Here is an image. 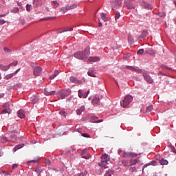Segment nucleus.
<instances>
[{"label": "nucleus", "instance_id": "48", "mask_svg": "<svg viewBox=\"0 0 176 176\" xmlns=\"http://www.w3.org/2000/svg\"><path fill=\"white\" fill-rule=\"evenodd\" d=\"M137 156H138V155L135 154V153H129V157H135Z\"/></svg>", "mask_w": 176, "mask_h": 176}, {"label": "nucleus", "instance_id": "9", "mask_svg": "<svg viewBox=\"0 0 176 176\" xmlns=\"http://www.w3.org/2000/svg\"><path fill=\"white\" fill-rule=\"evenodd\" d=\"M78 8V5L76 3H74L72 6L67 5L65 7L66 11L68 12L69 10H74V9H76Z\"/></svg>", "mask_w": 176, "mask_h": 176}, {"label": "nucleus", "instance_id": "19", "mask_svg": "<svg viewBox=\"0 0 176 176\" xmlns=\"http://www.w3.org/2000/svg\"><path fill=\"white\" fill-rule=\"evenodd\" d=\"M128 69H131V71H135V72H138V74H141L142 70L138 68H134L133 67H129Z\"/></svg>", "mask_w": 176, "mask_h": 176}, {"label": "nucleus", "instance_id": "40", "mask_svg": "<svg viewBox=\"0 0 176 176\" xmlns=\"http://www.w3.org/2000/svg\"><path fill=\"white\" fill-rule=\"evenodd\" d=\"M101 159H102V160H107V159H108V155L107 154H103L101 156Z\"/></svg>", "mask_w": 176, "mask_h": 176}, {"label": "nucleus", "instance_id": "55", "mask_svg": "<svg viewBox=\"0 0 176 176\" xmlns=\"http://www.w3.org/2000/svg\"><path fill=\"white\" fill-rule=\"evenodd\" d=\"M20 69H16V70L13 73L14 75H16L19 72H20Z\"/></svg>", "mask_w": 176, "mask_h": 176}, {"label": "nucleus", "instance_id": "11", "mask_svg": "<svg viewBox=\"0 0 176 176\" xmlns=\"http://www.w3.org/2000/svg\"><path fill=\"white\" fill-rule=\"evenodd\" d=\"M88 60L89 63H98L100 61V58L97 56H91Z\"/></svg>", "mask_w": 176, "mask_h": 176}, {"label": "nucleus", "instance_id": "7", "mask_svg": "<svg viewBox=\"0 0 176 176\" xmlns=\"http://www.w3.org/2000/svg\"><path fill=\"white\" fill-rule=\"evenodd\" d=\"M45 96H54L56 94V91H52L50 89H46L44 90Z\"/></svg>", "mask_w": 176, "mask_h": 176}, {"label": "nucleus", "instance_id": "58", "mask_svg": "<svg viewBox=\"0 0 176 176\" xmlns=\"http://www.w3.org/2000/svg\"><path fill=\"white\" fill-rule=\"evenodd\" d=\"M20 23L21 24V25H25V21L21 20V22H20Z\"/></svg>", "mask_w": 176, "mask_h": 176}, {"label": "nucleus", "instance_id": "41", "mask_svg": "<svg viewBox=\"0 0 176 176\" xmlns=\"http://www.w3.org/2000/svg\"><path fill=\"white\" fill-rule=\"evenodd\" d=\"M133 41H134V38L131 36H128V41L129 43H133Z\"/></svg>", "mask_w": 176, "mask_h": 176}, {"label": "nucleus", "instance_id": "45", "mask_svg": "<svg viewBox=\"0 0 176 176\" xmlns=\"http://www.w3.org/2000/svg\"><path fill=\"white\" fill-rule=\"evenodd\" d=\"M26 10H27V12H30L31 11V5L30 4H27Z\"/></svg>", "mask_w": 176, "mask_h": 176}, {"label": "nucleus", "instance_id": "53", "mask_svg": "<svg viewBox=\"0 0 176 176\" xmlns=\"http://www.w3.org/2000/svg\"><path fill=\"white\" fill-rule=\"evenodd\" d=\"M3 24H5V20L0 19V25H2Z\"/></svg>", "mask_w": 176, "mask_h": 176}, {"label": "nucleus", "instance_id": "15", "mask_svg": "<svg viewBox=\"0 0 176 176\" xmlns=\"http://www.w3.org/2000/svg\"><path fill=\"white\" fill-rule=\"evenodd\" d=\"M51 5L54 9H57L60 6V3L57 1H52Z\"/></svg>", "mask_w": 176, "mask_h": 176}, {"label": "nucleus", "instance_id": "39", "mask_svg": "<svg viewBox=\"0 0 176 176\" xmlns=\"http://www.w3.org/2000/svg\"><path fill=\"white\" fill-rule=\"evenodd\" d=\"M4 52H6V53H12V50L10 49H9V47H5L3 48Z\"/></svg>", "mask_w": 176, "mask_h": 176}, {"label": "nucleus", "instance_id": "62", "mask_svg": "<svg viewBox=\"0 0 176 176\" xmlns=\"http://www.w3.org/2000/svg\"><path fill=\"white\" fill-rule=\"evenodd\" d=\"M92 119H93L94 120H97V119H98V117H97V116H92Z\"/></svg>", "mask_w": 176, "mask_h": 176}, {"label": "nucleus", "instance_id": "52", "mask_svg": "<svg viewBox=\"0 0 176 176\" xmlns=\"http://www.w3.org/2000/svg\"><path fill=\"white\" fill-rule=\"evenodd\" d=\"M135 170H137V168H135V167L130 168V171H131V173H134L135 171Z\"/></svg>", "mask_w": 176, "mask_h": 176}, {"label": "nucleus", "instance_id": "38", "mask_svg": "<svg viewBox=\"0 0 176 176\" xmlns=\"http://www.w3.org/2000/svg\"><path fill=\"white\" fill-rule=\"evenodd\" d=\"M115 15H116L115 16V19H116V21H117L120 18V13L116 12Z\"/></svg>", "mask_w": 176, "mask_h": 176}, {"label": "nucleus", "instance_id": "4", "mask_svg": "<svg viewBox=\"0 0 176 176\" xmlns=\"http://www.w3.org/2000/svg\"><path fill=\"white\" fill-rule=\"evenodd\" d=\"M71 94V90H63L60 92V94L58 96L59 100H64L65 97H67V96H69Z\"/></svg>", "mask_w": 176, "mask_h": 176}, {"label": "nucleus", "instance_id": "46", "mask_svg": "<svg viewBox=\"0 0 176 176\" xmlns=\"http://www.w3.org/2000/svg\"><path fill=\"white\" fill-rule=\"evenodd\" d=\"M65 111H60V112H59V115H61V116H64L65 118L67 116L66 115H65Z\"/></svg>", "mask_w": 176, "mask_h": 176}, {"label": "nucleus", "instance_id": "54", "mask_svg": "<svg viewBox=\"0 0 176 176\" xmlns=\"http://www.w3.org/2000/svg\"><path fill=\"white\" fill-rule=\"evenodd\" d=\"M101 122H104V120H99L98 121H94L93 123H101Z\"/></svg>", "mask_w": 176, "mask_h": 176}, {"label": "nucleus", "instance_id": "6", "mask_svg": "<svg viewBox=\"0 0 176 176\" xmlns=\"http://www.w3.org/2000/svg\"><path fill=\"white\" fill-rule=\"evenodd\" d=\"M108 161L107 160H102L100 162L98 163L99 167L102 168H108Z\"/></svg>", "mask_w": 176, "mask_h": 176}, {"label": "nucleus", "instance_id": "31", "mask_svg": "<svg viewBox=\"0 0 176 176\" xmlns=\"http://www.w3.org/2000/svg\"><path fill=\"white\" fill-rule=\"evenodd\" d=\"M112 174H113V170H109L106 172L104 176H112Z\"/></svg>", "mask_w": 176, "mask_h": 176}, {"label": "nucleus", "instance_id": "20", "mask_svg": "<svg viewBox=\"0 0 176 176\" xmlns=\"http://www.w3.org/2000/svg\"><path fill=\"white\" fill-rule=\"evenodd\" d=\"M146 53H147V54H150V56H155V54H156V52H155V50H153V49L151 50H146Z\"/></svg>", "mask_w": 176, "mask_h": 176}, {"label": "nucleus", "instance_id": "13", "mask_svg": "<svg viewBox=\"0 0 176 176\" xmlns=\"http://www.w3.org/2000/svg\"><path fill=\"white\" fill-rule=\"evenodd\" d=\"M18 117L20 118L21 119H24L25 117V113H24L23 110H19L17 112Z\"/></svg>", "mask_w": 176, "mask_h": 176}, {"label": "nucleus", "instance_id": "50", "mask_svg": "<svg viewBox=\"0 0 176 176\" xmlns=\"http://www.w3.org/2000/svg\"><path fill=\"white\" fill-rule=\"evenodd\" d=\"M87 175V171H85L84 173H81L79 174V176H86Z\"/></svg>", "mask_w": 176, "mask_h": 176}, {"label": "nucleus", "instance_id": "21", "mask_svg": "<svg viewBox=\"0 0 176 176\" xmlns=\"http://www.w3.org/2000/svg\"><path fill=\"white\" fill-rule=\"evenodd\" d=\"M10 107H12V104H10V102H9L5 103L3 105V108H4V109H8L10 111Z\"/></svg>", "mask_w": 176, "mask_h": 176}, {"label": "nucleus", "instance_id": "17", "mask_svg": "<svg viewBox=\"0 0 176 176\" xmlns=\"http://www.w3.org/2000/svg\"><path fill=\"white\" fill-rule=\"evenodd\" d=\"M85 108V106H81L80 109H78L76 112L77 115L80 116V115H82V112H84Z\"/></svg>", "mask_w": 176, "mask_h": 176}, {"label": "nucleus", "instance_id": "60", "mask_svg": "<svg viewBox=\"0 0 176 176\" xmlns=\"http://www.w3.org/2000/svg\"><path fill=\"white\" fill-rule=\"evenodd\" d=\"M46 164L50 165V160H45Z\"/></svg>", "mask_w": 176, "mask_h": 176}, {"label": "nucleus", "instance_id": "5", "mask_svg": "<svg viewBox=\"0 0 176 176\" xmlns=\"http://www.w3.org/2000/svg\"><path fill=\"white\" fill-rule=\"evenodd\" d=\"M143 76H144L146 82H147L148 83H150L151 85H152V83H153V79H152V78L151 77V76H149V74H148L146 73H144Z\"/></svg>", "mask_w": 176, "mask_h": 176}, {"label": "nucleus", "instance_id": "49", "mask_svg": "<svg viewBox=\"0 0 176 176\" xmlns=\"http://www.w3.org/2000/svg\"><path fill=\"white\" fill-rule=\"evenodd\" d=\"M82 136L85 137V138H90V135L87 133H82Z\"/></svg>", "mask_w": 176, "mask_h": 176}, {"label": "nucleus", "instance_id": "34", "mask_svg": "<svg viewBox=\"0 0 176 176\" xmlns=\"http://www.w3.org/2000/svg\"><path fill=\"white\" fill-rule=\"evenodd\" d=\"M11 110H9L8 109H4L2 111H1V114H5V113H10Z\"/></svg>", "mask_w": 176, "mask_h": 176}, {"label": "nucleus", "instance_id": "36", "mask_svg": "<svg viewBox=\"0 0 176 176\" xmlns=\"http://www.w3.org/2000/svg\"><path fill=\"white\" fill-rule=\"evenodd\" d=\"M153 110V106L152 105H150L146 108V112H152Z\"/></svg>", "mask_w": 176, "mask_h": 176}, {"label": "nucleus", "instance_id": "27", "mask_svg": "<svg viewBox=\"0 0 176 176\" xmlns=\"http://www.w3.org/2000/svg\"><path fill=\"white\" fill-rule=\"evenodd\" d=\"M126 8L127 9H135V6H134L131 3H126Z\"/></svg>", "mask_w": 176, "mask_h": 176}, {"label": "nucleus", "instance_id": "14", "mask_svg": "<svg viewBox=\"0 0 176 176\" xmlns=\"http://www.w3.org/2000/svg\"><path fill=\"white\" fill-rule=\"evenodd\" d=\"M92 105H100V98H94L91 101Z\"/></svg>", "mask_w": 176, "mask_h": 176}, {"label": "nucleus", "instance_id": "42", "mask_svg": "<svg viewBox=\"0 0 176 176\" xmlns=\"http://www.w3.org/2000/svg\"><path fill=\"white\" fill-rule=\"evenodd\" d=\"M12 13H19V8L16 7L12 10Z\"/></svg>", "mask_w": 176, "mask_h": 176}, {"label": "nucleus", "instance_id": "63", "mask_svg": "<svg viewBox=\"0 0 176 176\" xmlns=\"http://www.w3.org/2000/svg\"><path fill=\"white\" fill-rule=\"evenodd\" d=\"M54 78H56V76H54V74L50 76V79H54Z\"/></svg>", "mask_w": 176, "mask_h": 176}, {"label": "nucleus", "instance_id": "3", "mask_svg": "<svg viewBox=\"0 0 176 176\" xmlns=\"http://www.w3.org/2000/svg\"><path fill=\"white\" fill-rule=\"evenodd\" d=\"M31 67L33 68V75L34 76H41V74H42V67L38 66L36 63H31Z\"/></svg>", "mask_w": 176, "mask_h": 176}, {"label": "nucleus", "instance_id": "61", "mask_svg": "<svg viewBox=\"0 0 176 176\" xmlns=\"http://www.w3.org/2000/svg\"><path fill=\"white\" fill-rule=\"evenodd\" d=\"M38 160H32L30 161V163H38Z\"/></svg>", "mask_w": 176, "mask_h": 176}, {"label": "nucleus", "instance_id": "32", "mask_svg": "<svg viewBox=\"0 0 176 176\" xmlns=\"http://www.w3.org/2000/svg\"><path fill=\"white\" fill-rule=\"evenodd\" d=\"M148 31L144 30L142 33V38H146V36H148Z\"/></svg>", "mask_w": 176, "mask_h": 176}, {"label": "nucleus", "instance_id": "64", "mask_svg": "<svg viewBox=\"0 0 176 176\" xmlns=\"http://www.w3.org/2000/svg\"><path fill=\"white\" fill-rule=\"evenodd\" d=\"M17 164H14L12 165V168H17Z\"/></svg>", "mask_w": 176, "mask_h": 176}, {"label": "nucleus", "instance_id": "47", "mask_svg": "<svg viewBox=\"0 0 176 176\" xmlns=\"http://www.w3.org/2000/svg\"><path fill=\"white\" fill-rule=\"evenodd\" d=\"M89 93H90V91H87L85 94H83L82 98H87V96H89Z\"/></svg>", "mask_w": 176, "mask_h": 176}, {"label": "nucleus", "instance_id": "35", "mask_svg": "<svg viewBox=\"0 0 176 176\" xmlns=\"http://www.w3.org/2000/svg\"><path fill=\"white\" fill-rule=\"evenodd\" d=\"M161 68H162L163 69H166V71H168V69H173L172 68L167 67L166 65H162Z\"/></svg>", "mask_w": 176, "mask_h": 176}, {"label": "nucleus", "instance_id": "23", "mask_svg": "<svg viewBox=\"0 0 176 176\" xmlns=\"http://www.w3.org/2000/svg\"><path fill=\"white\" fill-rule=\"evenodd\" d=\"M9 69V65L5 66L3 65H0V69L1 71H8Z\"/></svg>", "mask_w": 176, "mask_h": 176}, {"label": "nucleus", "instance_id": "29", "mask_svg": "<svg viewBox=\"0 0 176 176\" xmlns=\"http://www.w3.org/2000/svg\"><path fill=\"white\" fill-rule=\"evenodd\" d=\"M17 64H19V61L14 60V62H12L8 65L9 68H10V67H16V65H17Z\"/></svg>", "mask_w": 176, "mask_h": 176}, {"label": "nucleus", "instance_id": "37", "mask_svg": "<svg viewBox=\"0 0 176 176\" xmlns=\"http://www.w3.org/2000/svg\"><path fill=\"white\" fill-rule=\"evenodd\" d=\"M78 97H80V98H83V90L80 89L78 91Z\"/></svg>", "mask_w": 176, "mask_h": 176}, {"label": "nucleus", "instance_id": "33", "mask_svg": "<svg viewBox=\"0 0 176 176\" xmlns=\"http://www.w3.org/2000/svg\"><path fill=\"white\" fill-rule=\"evenodd\" d=\"M131 56V54H126L124 55L123 60H129V58H130Z\"/></svg>", "mask_w": 176, "mask_h": 176}, {"label": "nucleus", "instance_id": "44", "mask_svg": "<svg viewBox=\"0 0 176 176\" xmlns=\"http://www.w3.org/2000/svg\"><path fill=\"white\" fill-rule=\"evenodd\" d=\"M144 52H145L144 49H140L137 52V54H144Z\"/></svg>", "mask_w": 176, "mask_h": 176}, {"label": "nucleus", "instance_id": "2", "mask_svg": "<svg viewBox=\"0 0 176 176\" xmlns=\"http://www.w3.org/2000/svg\"><path fill=\"white\" fill-rule=\"evenodd\" d=\"M131 101H133V96L130 95H127L124 97V99L120 102V105L122 108H127L129 105L131 103Z\"/></svg>", "mask_w": 176, "mask_h": 176}, {"label": "nucleus", "instance_id": "16", "mask_svg": "<svg viewBox=\"0 0 176 176\" xmlns=\"http://www.w3.org/2000/svg\"><path fill=\"white\" fill-rule=\"evenodd\" d=\"M39 98H38V96H33L31 97V102L32 104H36L38 102Z\"/></svg>", "mask_w": 176, "mask_h": 176}, {"label": "nucleus", "instance_id": "24", "mask_svg": "<svg viewBox=\"0 0 176 176\" xmlns=\"http://www.w3.org/2000/svg\"><path fill=\"white\" fill-rule=\"evenodd\" d=\"M100 16H101V19L103 20V21L104 22L108 21V18L107 17V14L105 13H101Z\"/></svg>", "mask_w": 176, "mask_h": 176}, {"label": "nucleus", "instance_id": "57", "mask_svg": "<svg viewBox=\"0 0 176 176\" xmlns=\"http://www.w3.org/2000/svg\"><path fill=\"white\" fill-rule=\"evenodd\" d=\"M158 75H163L164 76H166V74L162 72H158L157 73Z\"/></svg>", "mask_w": 176, "mask_h": 176}, {"label": "nucleus", "instance_id": "25", "mask_svg": "<svg viewBox=\"0 0 176 176\" xmlns=\"http://www.w3.org/2000/svg\"><path fill=\"white\" fill-rule=\"evenodd\" d=\"M138 163V159H131L130 160V166H134V164H137Z\"/></svg>", "mask_w": 176, "mask_h": 176}, {"label": "nucleus", "instance_id": "43", "mask_svg": "<svg viewBox=\"0 0 176 176\" xmlns=\"http://www.w3.org/2000/svg\"><path fill=\"white\" fill-rule=\"evenodd\" d=\"M1 142L4 143V142H8V139L6 138V137H1Z\"/></svg>", "mask_w": 176, "mask_h": 176}, {"label": "nucleus", "instance_id": "30", "mask_svg": "<svg viewBox=\"0 0 176 176\" xmlns=\"http://www.w3.org/2000/svg\"><path fill=\"white\" fill-rule=\"evenodd\" d=\"M74 30V28H65L63 29L61 32H60V34H63V32H67L68 31H73Z\"/></svg>", "mask_w": 176, "mask_h": 176}, {"label": "nucleus", "instance_id": "26", "mask_svg": "<svg viewBox=\"0 0 176 176\" xmlns=\"http://www.w3.org/2000/svg\"><path fill=\"white\" fill-rule=\"evenodd\" d=\"M12 76H14V73L7 74L6 76H5L4 79H6V80H9V79H12Z\"/></svg>", "mask_w": 176, "mask_h": 176}, {"label": "nucleus", "instance_id": "59", "mask_svg": "<svg viewBox=\"0 0 176 176\" xmlns=\"http://www.w3.org/2000/svg\"><path fill=\"white\" fill-rule=\"evenodd\" d=\"M171 149H172V152H173L174 153H176V149H175V147H171Z\"/></svg>", "mask_w": 176, "mask_h": 176}, {"label": "nucleus", "instance_id": "51", "mask_svg": "<svg viewBox=\"0 0 176 176\" xmlns=\"http://www.w3.org/2000/svg\"><path fill=\"white\" fill-rule=\"evenodd\" d=\"M67 10L65 9V8H64V7H63V8H60V12H62V13H65L67 11H66Z\"/></svg>", "mask_w": 176, "mask_h": 176}, {"label": "nucleus", "instance_id": "8", "mask_svg": "<svg viewBox=\"0 0 176 176\" xmlns=\"http://www.w3.org/2000/svg\"><path fill=\"white\" fill-rule=\"evenodd\" d=\"M70 80L71 82H72V83H77L78 85H82L83 83L82 80H78V78L74 76L70 77Z\"/></svg>", "mask_w": 176, "mask_h": 176}, {"label": "nucleus", "instance_id": "56", "mask_svg": "<svg viewBox=\"0 0 176 176\" xmlns=\"http://www.w3.org/2000/svg\"><path fill=\"white\" fill-rule=\"evenodd\" d=\"M58 74H59L58 70H55L54 75V76H57L58 75Z\"/></svg>", "mask_w": 176, "mask_h": 176}, {"label": "nucleus", "instance_id": "12", "mask_svg": "<svg viewBox=\"0 0 176 176\" xmlns=\"http://www.w3.org/2000/svg\"><path fill=\"white\" fill-rule=\"evenodd\" d=\"M142 6H143V8H144V9H148L150 10L153 9V6H152L148 3H145V2H144L142 3Z\"/></svg>", "mask_w": 176, "mask_h": 176}, {"label": "nucleus", "instance_id": "10", "mask_svg": "<svg viewBox=\"0 0 176 176\" xmlns=\"http://www.w3.org/2000/svg\"><path fill=\"white\" fill-rule=\"evenodd\" d=\"M42 0H33V8H38V6H42Z\"/></svg>", "mask_w": 176, "mask_h": 176}, {"label": "nucleus", "instance_id": "18", "mask_svg": "<svg viewBox=\"0 0 176 176\" xmlns=\"http://www.w3.org/2000/svg\"><path fill=\"white\" fill-rule=\"evenodd\" d=\"M160 164L161 166H167L168 164V161L167 160H165L164 158H162L160 160Z\"/></svg>", "mask_w": 176, "mask_h": 176}, {"label": "nucleus", "instance_id": "28", "mask_svg": "<svg viewBox=\"0 0 176 176\" xmlns=\"http://www.w3.org/2000/svg\"><path fill=\"white\" fill-rule=\"evenodd\" d=\"M89 76H91L92 78H96V74H94V71L90 70L87 72Z\"/></svg>", "mask_w": 176, "mask_h": 176}, {"label": "nucleus", "instance_id": "1", "mask_svg": "<svg viewBox=\"0 0 176 176\" xmlns=\"http://www.w3.org/2000/svg\"><path fill=\"white\" fill-rule=\"evenodd\" d=\"M90 56V48L87 47L84 51H78L74 54V57L78 60H87V57Z\"/></svg>", "mask_w": 176, "mask_h": 176}, {"label": "nucleus", "instance_id": "22", "mask_svg": "<svg viewBox=\"0 0 176 176\" xmlns=\"http://www.w3.org/2000/svg\"><path fill=\"white\" fill-rule=\"evenodd\" d=\"M23 146H24V144L16 145V146L13 148L14 152H16L17 151H19V149H21V148H23Z\"/></svg>", "mask_w": 176, "mask_h": 176}]
</instances>
